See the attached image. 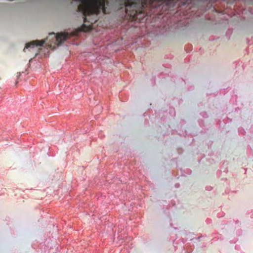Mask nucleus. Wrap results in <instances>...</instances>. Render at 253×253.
<instances>
[{
    "instance_id": "f257e3e1",
    "label": "nucleus",
    "mask_w": 253,
    "mask_h": 253,
    "mask_svg": "<svg viewBox=\"0 0 253 253\" xmlns=\"http://www.w3.org/2000/svg\"><path fill=\"white\" fill-rule=\"evenodd\" d=\"M68 38V34L65 33H59L57 35H55L54 33H52L49 34L48 37L47 39L44 40L42 41H34L31 42L26 44V46L24 49V51L25 52V48H33L35 46H42L43 44L46 42V41H48V39L51 38L53 39V42H57L58 45L60 44L63 41H65Z\"/></svg>"
},
{
    "instance_id": "f03ea898",
    "label": "nucleus",
    "mask_w": 253,
    "mask_h": 253,
    "mask_svg": "<svg viewBox=\"0 0 253 253\" xmlns=\"http://www.w3.org/2000/svg\"><path fill=\"white\" fill-rule=\"evenodd\" d=\"M91 26L87 25L86 24H83L79 29L80 31L87 32L90 30Z\"/></svg>"
}]
</instances>
